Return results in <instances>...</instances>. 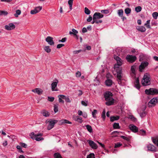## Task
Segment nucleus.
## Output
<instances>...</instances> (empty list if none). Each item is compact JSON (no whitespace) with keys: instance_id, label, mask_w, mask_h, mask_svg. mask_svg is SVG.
Listing matches in <instances>:
<instances>
[{"instance_id":"1","label":"nucleus","mask_w":158,"mask_h":158,"mask_svg":"<svg viewBox=\"0 0 158 158\" xmlns=\"http://www.w3.org/2000/svg\"><path fill=\"white\" fill-rule=\"evenodd\" d=\"M112 94L110 92L107 91L104 93V97L106 101L105 103L107 106H109L113 104L114 100L112 98Z\"/></svg>"},{"instance_id":"2","label":"nucleus","mask_w":158,"mask_h":158,"mask_svg":"<svg viewBox=\"0 0 158 158\" xmlns=\"http://www.w3.org/2000/svg\"><path fill=\"white\" fill-rule=\"evenodd\" d=\"M117 72V77L118 79V83L120 85H122L121 81L123 80V75L122 73V68L114 69Z\"/></svg>"},{"instance_id":"3","label":"nucleus","mask_w":158,"mask_h":158,"mask_svg":"<svg viewBox=\"0 0 158 158\" xmlns=\"http://www.w3.org/2000/svg\"><path fill=\"white\" fill-rule=\"evenodd\" d=\"M150 75L148 73L145 74L142 81V84L144 86L149 85L150 83Z\"/></svg>"},{"instance_id":"4","label":"nucleus","mask_w":158,"mask_h":158,"mask_svg":"<svg viewBox=\"0 0 158 158\" xmlns=\"http://www.w3.org/2000/svg\"><path fill=\"white\" fill-rule=\"evenodd\" d=\"M114 58L117 61V63L114 65V69L121 68L120 66L122 65L123 64V61L122 60L120 57L116 55L114 56Z\"/></svg>"},{"instance_id":"5","label":"nucleus","mask_w":158,"mask_h":158,"mask_svg":"<svg viewBox=\"0 0 158 158\" xmlns=\"http://www.w3.org/2000/svg\"><path fill=\"white\" fill-rule=\"evenodd\" d=\"M30 135L32 139L37 141L42 140L44 139L43 138L41 137V136L42 135V134L41 133L35 134L34 133L32 132Z\"/></svg>"},{"instance_id":"6","label":"nucleus","mask_w":158,"mask_h":158,"mask_svg":"<svg viewBox=\"0 0 158 158\" xmlns=\"http://www.w3.org/2000/svg\"><path fill=\"white\" fill-rule=\"evenodd\" d=\"M145 93L148 95H157L158 94V89L151 88L145 90Z\"/></svg>"},{"instance_id":"7","label":"nucleus","mask_w":158,"mask_h":158,"mask_svg":"<svg viewBox=\"0 0 158 158\" xmlns=\"http://www.w3.org/2000/svg\"><path fill=\"white\" fill-rule=\"evenodd\" d=\"M158 103V98H153L148 103V106L149 107L154 106Z\"/></svg>"},{"instance_id":"8","label":"nucleus","mask_w":158,"mask_h":158,"mask_svg":"<svg viewBox=\"0 0 158 158\" xmlns=\"http://www.w3.org/2000/svg\"><path fill=\"white\" fill-rule=\"evenodd\" d=\"M126 59L128 62L130 63H133L136 60V57L135 56L128 55L127 56Z\"/></svg>"},{"instance_id":"9","label":"nucleus","mask_w":158,"mask_h":158,"mask_svg":"<svg viewBox=\"0 0 158 158\" xmlns=\"http://www.w3.org/2000/svg\"><path fill=\"white\" fill-rule=\"evenodd\" d=\"M49 124L47 127V129L50 130L52 128L55 123H56L58 121L56 120H49L48 121Z\"/></svg>"},{"instance_id":"10","label":"nucleus","mask_w":158,"mask_h":158,"mask_svg":"<svg viewBox=\"0 0 158 158\" xmlns=\"http://www.w3.org/2000/svg\"><path fill=\"white\" fill-rule=\"evenodd\" d=\"M15 27V25L12 23H9L8 25L5 26V29L8 31L13 30Z\"/></svg>"},{"instance_id":"11","label":"nucleus","mask_w":158,"mask_h":158,"mask_svg":"<svg viewBox=\"0 0 158 158\" xmlns=\"http://www.w3.org/2000/svg\"><path fill=\"white\" fill-rule=\"evenodd\" d=\"M148 63L146 61L142 62L139 67V71L142 72L143 70L148 65Z\"/></svg>"},{"instance_id":"12","label":"nucleus","mask_w":158,"mask_h":158,"mask_svg":"<svg viewBox=\"0 0 158 158\" xmlns=\"http://www.w3.org/2000/svg\"><path fill=\"white\" fill-rule=\"evenodd\" d=\"M130 129L133 132L136 133L138 131V128L133 124H130L129 127Z\"/></svg>"},{"instance_id":"13","label":"nucleus","mask_w":158,"mask_h":158,"mask_svg":"<svg viewBox=\"0 0 158 158\" xmlns=\"http://www.w3.org/2000/svg\"><path fill=\"white\" fill-rule=\"evenodd\" d=\"M42 9L41 6H39L36 7L35 9L31 10L30 13L31 14H35L39 12Z\"/></svg>"},{"instance_id":"14","label":"nucleus","mask_w":158,"mask_h":158,"mask_svg":"<svg viewBox=\"0 0 158 158\" xmlns=\"http://www.w3.org/2000/svg\"><path fill=\"white\" fill-rule=\"evenodd\" d=\"M88 142L90 147L94 149H97L98 148V146L93 141L89 140Z\"/></svg>"},{"instance_id":"15","label":"nucleus","mask_w":158,"mask_h":158,"mask_svg":"<svg viewBox=\"0 0 158 158\" xmlns=\"http://www.w3.org/2000/svg\"><path fill=\"white\" fill-rule=\"evenodd\" d=\"M103 15L100 13L95 12L94 14L93 17L96 19H98L103 18Z\"/></svg>"},{"instance_id":"16","label":"nucleus","mask_w":158,"mask_h":158,"mask_svg":"<svg viewBox=\"0 0 158 158\" xmlns=\"http://www.w3.org/2000/svg\"><path fill=\"white\" fill-rule=\"evenodd\" d=\"M147 148L148 150L149 151L153 152H156V147L153 145L151 144H148L147 146Z\"/></svg>"},{"instance_id":"17","label":"nucleus","mask_w":158,"mask_h":158,"mask_svg":"<svg viewBox=\"0 0 158 158\" xmlns=\"http://www.w3.org/2000/svg\"><path fill=\"white\" fill-rule=\"evenodd\" d=\"M45 40L50 45H53L54 44V43L53 40V38L50 36L47 37L46 39Z\"/></svg>"},{"instance_id":"18","label":"nucleus","mask_w":158,"mask_h":158,"mask_svg":"<svg viewBox=\"0 0 158 158\" xmlns=\"http://www.w3.org/2000/svg\"><path fill=\"white\" fill-rule=\"evenodd\" d=\"M58 83V80H56V81H54L53 82L52 84V91H57L58 89H56L55 88L56 87V86Z\"/></svg>"},{"instance_id":"19","label":"nucleus","mask_w":158,"mask_h":158,"mask_svg":"<svg viewBox=\"0 0 158 158\" xmlns=\"http://www.w3.org/2000/svg\"><path fill=\"white\" fill-rule=\"evenodd\" d=\"M32 91L34 93H36L39 95L41 94L43 92L42 90L40 88H35L32 89Z\"/></svg>"},{"instance_id":"20","label":"nucleus","mask_w":158,"mask_h":158,"mask_svg":"<svg viewBox=\"0 0 158 158\" xmlns=\"http://www.w3.org/2000/svg\"><path fill=\"white\" fill-rule=\"evenodd\" d=\"M136 28L138 31L142 32H144L146 31L145 28L143 26H137Z\"/></svg>"},{"instance_id":"21","label":"nucleus","mask_w":158,"mask_h":158,"mask_svg":"<svg viewBox=\"0 0 158 158\" xmlns=\"http://www.w3.org/2000/svg\"><path fill=\"white\" fill-rule=\"evenodd\" d=\"M135 87L138 89H139L140 88L139 81L138 78H136L134 82Z\"/></svg>"},{"instance_id":"22","label":"nucleus","mask_w":158,"mask_h":158,"mask_svg":"<svg viewBox=\"0 0 158 158\" xmlns=\"http://www.w3.org/2000/svg\"><path fill=\"white\" fill-rule=\"evenodd\" d=\"M73 119L74 121H77L80 123H81L83 122L82 118L79 116H74Z\"/></svg>"},{"instance_id":"23","label":"nucleus","mask_w":158,"mask_h":158,"mask_svg":"<svg viewBox=\"0 0 158 158\" xmlns=\"http://www.w3.org/2000/svg\"><path fill=\"white\" fill-rule=\"evenodd\" d=\"M105 84L106 86H110L112 84V81L110 79H107L106 81Z\"/></svg>"},{"instance_id":"24","label":"nucleus","mask_w":158,"mask_h":158,"mask_svg":"<svg viewBox=\"0 0 158 158\" xmlns=\"http://www.w3.org/2000/svg\"><path fill=\"white\" fill-rule=\"evenodd\" d=\"M138 134L139 135L142 136H145L146 135V132L143 129H141L139 131H138Z\"/></svg>"},{"instance_id":"25","label":"nucleus","mask_w":158,"mask_h":158,"mask_svg":"<svg viewBox=\"0 0 158 158\" xmlns=\"http://www.w3.org/2000/svg\"><path fill=\"white\" fill-rule=\"evenodd\" d=\"M62 97V98L63 99H64L66 102L68 103H70L71 102L69 97H66L64 95H60Z\"/></svg>"},{"instance_id":"26","label":"nucleus","mask_w":158,"mask_h":158,"mask_svg":"<svg viewBox=\"0 0 158 158\" xmlns=\"http://www.w3.org/2000/svg\"><path fill=\"white\" fill-rule=\"evenodd\" d=\"M119 117L117 116H111L110 118V120L111 122H113L115 120H117L119 119Z\"/></svg>"},{"instance_id":"27","label":"nucleus","mask_w":158,"mask_h":158,"mask_svg":"<svg viewBox=\"0 0 158 158\" xmlns=\"http://www.w3.org/2000/svg\"><path fill=\"white\" fill-rule=\"evenodd\" d=\"M85 127L87 130L90 133L92 132L93 131V129L91 126L89 125H87L85 126Z\"/></svg>"},{"instance_id":"28","label":"nucleus","mask_w":158,"mask_h":158,"mask_svg":"<svg viewBox=\"0 0 158 158\" xmlns=\"http://www.w3.org/2000/svg\"><path fill=\"white\" fill-rule=\"evenodd\" d=\"M117 13L119 17H122L123 14V11L122 9H119L118 10Z\"/></svg>"},{"instance_id":"29","label":"nucleus","mask_w":158,"mask_h":158,"mask_svg":"<svg viewBox=\"0 0 158 158\" xmlns=\"http://www.w3.org/2000/svg\"><path fill=\"white\" fill-rule=\"evenodd\" d=\"M152 139L153 143L158 147V136Z\"/></svg>"},{"instance_id":"30","label":"nucleus","mask_w":158,"mask_h":158,"mask_svg":"<svg viewBox=\"0 0 158 158\" xmlns=\"http://www.w3.org/2000/svg\"><path fill=\"white\" fill-rule=\"evenodd\" d=\"M42 114L44 116L47 117L49 116V114L48 111L44 110L42 112Z\"/></svg>"},{"instance_id":"31","label":"nucleus","mask_w":158,"mask_h":158,"mask_svg":"<svg viewBox=\"0 0 158 158\" xmlns=\"http://www.w3.org/2000/svg\"><path fill=\"white\" fill-rule=\"evenodd\" d=\"M54 156L55 158H62L60 154L58 152L55 153L54 154Z\"/></svg>"},{"instance_id":"32","label":"nucleus","mask_w":158,"mask_h":158,"mask_svg":"<svg viewBox=\"0 0 158 158\" xmlns=\"http://www.w3.org/2000/svg\"><path fill=\"white\" fill-rule=\"evenodd\" d=\"M61 123L62 124H64V123H68V124H71L72 122H70L66 119H62L60 121Z\"/></svg>"},{"instance_id":"33","label":"nucleus","mask_w":158,"mask_h":158,"mask_svg":"<svg viewBox=\"0 0 158 158\" xmlns=\"http://www.w3.org/2000/svg\"><path fill=\"white\" fill-rule=\"evenodd\" d=\"M73 0H69L68 2V4L69 5V9L71 10L72 9V6L73 4Z\"/></svg>"},{"instance_id":"34","label":"nucleus","mask_w":158,"mask_h":158,"mask_svg":"<svg viewBox=\"0 0 158 158\" xmlns=\"http://www.w3.org/2000/svg\"><path fill=\"white\" fill-rule=\"evenodd\" d=\"M72 31H70V34H73L74 35H75L77 34L78 32L77 31L73 28L72 29Z\"/></svg>"},{"instance_id":"35","label":"nucleus","mask_w":158,"mask_h":158,"mask_svg":"<svg viewBox=\"0 0 158 158\" xmlns=\"http://www.w3.org/2000/svg\"><path fill=\"white\" fill-rule=\"evenodd\" d=\"M124 11L126 14L128 15L131 13V10L129 8H127L125 9Z\"/></svg>"},{"instance_id":"36","label":"nucleus","mask_w":158,"mask_h":158,"mask_svg":"<svg viewBox=\"0 0 158 158\" xmlns=\"http://www.w3.org/2000/svg\"><path fill=\"white\" fill-rule=\"evenodd\" d=\"M21 13V11L20 10H18L16 11V13L14 14V16L15 17H18V15Z\"/></svg>"},{"instance_id":"37","label":"nucleus","mask_w":158,"mask_h":158,"mask_svg":"<svg viewBox=\"0 0 158 158\" xmlns=\"http://www.w3.org/2000/svg\"><path fill=\"white\" fill-rule=\"evenodd\" d=\"M113 128L114 129H119L120 127L118 123H114L113 124Z\"/></svg>"},{"instance_id":"38","label":"nucleus","mask_w":158,"mask_h":158,"mask_svg":"<svg viewBox=\"0 0 158 158\" xmlns=\"http://www.w3.org/2000/svg\"><path fill=\"white\" fill-rule=\"evenodd\" d=\"M129 118L132 121L134 122H135L137 121V119L133 115H130L129 116Z\"/></svg>"},{"instance_id":"39","label":"nucleus","mask_w":158,"mask_h":158,"mask_svg":"<svg viewBox=\"0 0 158 158\" xmlns=\"http://www.w3.org/2000/svg\"><path fill=\"white\" fill-rule=\"evenodd\" d=\"M44 50L45 51L47 52V53H49L51 52V49L49 48V46H46L44 48Z\"/></svg>"},{"instance_id":"40","label":"nucleus","mask_w":158,"mask_h":158,"mask_svg":"<svg viewBox=\"0 0 158 158\" xmlns=\"http://www.w3.org/2000/svg\"><path fill=\"white\" fill-rule=\"evenodd\" d=\"M135 9L136 12H139L141 10L142 8L140 6H138L135 7Z\"/></svg>"},{"instance_id":"41","label":"nucleus","mask_w":158,"mask_h":158,"mask_svg":"<svg viewBox=\"0 0 158 158\" xmlns=\"http://www.w3.org/2000/svg\"><path fill=\"white\" fill-rule=\"evenodd\" d=\"M8 14V13L5 11H0V16L2 15H6Z\"/></svg>"},{"instance_id":"42","label":"nucleus","mask_w":158,"mask_h":158,"mask_svg":"<svg viewBox=\"0 0 158 158\" xmlns=\"http://www.w3.org/2000/svg\"><path fill=\"white\" fill-rule=\"evenodd\" d=\"M97 113V110H94L92 112V115L93 117L94 118H96V114Z\"/></svg>"},{"instance_id":"43","label":"nucleus","mask_w":158,"mask_h":158,"mask_svg":"<svg viewBox=\"0 0 158 158\" xmlns=\"http://www.w3.org/2000/svg\"><path fill=\"white\" fill-rule=\"evenodd\" d=\"M152 15L155 19H156L157 17H158V13L157 12H154L152 13Z\"/></svg>"},{"instance_id":"44","label":"nucleus","mask_w":158,"mask_h":158,"mask_svg":"<svg viewBox=\"0 0 158 158\" xmlns=\"http://www.w3.org/2000/svg\"><path fill=\"white\" fill-rule=\"evenodd\" d=\"M60 95H60L58 96V97L59 98V101L60 103H64V101L62 99V97L61 96H60Z\"/></svg>"},{"instance_id":"45","label":"nucleus","mask_w":158,"mask_h":158,"mask_svg":"<svg viewBox=\"0 0 158 158\" xmlns=\"http://www.w3.org/2000/svg\"><path fill=\"white\" fill-rule=\"evenodd\" d=\"M85 14L88 15L90 14V11L87 8L85 7Z\"/></svg>"},{"instance_id":"46","label":"nucleus","mask_w":158,"mask_h":158,"mask_svg":"<svg viewBox=\"0 0 158 158\" xmlns=\"http://www.w3.org/2000/svg\"><path fill=\"white\" fill-rule=\"evenodd\" d=\"M102 117L103 118L104 120L106 118V111L105 109H104L102 114Z\"/></svg>"},{"instance_id":"47","label":"nucleus","mask_w":158,"mask_h":158,"mask_svg":"<svg viewBox=\"0 0 158 158\" xmlns=\"http://www.w3.org/2000/svg\"><path fill=\"white\" fill-rule=\"evenodd\" d=\"M94 154L93 153H90L87 156V158H94Z\"/></svg>"},{"instance_id":"48","label":"nucleus","mask_w":158,"mask_h":158,"mask_svg":"<svg viewBox=\"0 0 158 158\" xmlns=\"http://www.w3.org/2000/svg\"><path fill=\"white\" fill-rule=\"evenodd\" d=\"M54 110L56 113L58 111V105H55L54 106Z\"/></svg>"},{"instance_id":"49","label":"nucleus","mask_w":158,"mask_h":158,"mask_svg":"<svg viewBox=\"0 0 158 158\" xmlns=\"http://www.w3.org/2000/svg\"><path fill=\"white\" fill-rule=\"evenodd\" d=\"M135 65H133L131 66V71L132 73H135Z\"/></svg>"},{"instance_id":"50","label":"nucleus","mask_w":158,"mask_h":158,"mask_svg":"<svg viewBox=\"0 0 158 158\" xmlns=\"http://www.w3.org/2000/svg\"><path fill=\"white\" fill-rule=\"evenodd\" d=\"M101 12L102 13L105 14H107L109 13V11L108 10H102L101 11Z\"/></svg>"},{"instance_id":"51","label":"nucleus","mask_w":158,"mask_h":158,"mask_svg":"<svg viewBox=\"0 0 158 158\" xmlns=\"http://www.w3.org/2000/svg\"><path fill=\"white\" fill-rule=\"evenodd\" d=\"M122 145V144L120 142H118L115 144L114 147L115 148H118L121 146Z\"/></svg>"},{"instance_id":"52","label":"nucleus","mask_w":158,"mask_h":158,"mask_svg":"<svg viewBox=\"0 0 158 158\" xmlns=\"http://www.w3.org/2000/svg\"><path fill=\"white\" fill-rule=\"evenodd\" d=\"M20 146H21L22 147L24 148H27V145L24 143H20Z\"/></svg>"},{"instance_id":"53","label":"nucleus","mask_w":158,"mask_h":158,"mask_svg":"<svg viewBox=\"0 0 158 158\" xmlns=\"http://www.w3.org/2000/svg\"><path fill=\"white\" fill-rule=\"evenodd\" d=\"M87 101H82L81 102V103L82 105L83 106H87Z\"/></svg>"},{"instance_id":"54","label":"nucleus","mask_w":158,"mask_h":158,"mask_svg":"<svg viewBox=\"0 0 158 158\" xmlns=\"http://www.w3.org/2000/svg\"><path fill=\"white\" fill-rule=\"evenodd\" d=\"M54 100V98L52 97H48V100L50 102H53Z\"/></svg>"},{"instance_id":"55","label":"nucleus","mask_w":158,"mask_h":158,"mask_svg":"<svg viewBox=\"0 0 158 158\" xmlns=\"http://www.w3.org/2000/svg\"><path fill=\"white\" fill-rule=\"evenodd\" d=\"M82 51V50L80 49L78 50L74 51L73 52L74 54H77Z\"/></svg>"},{"instance_id":"56","label":"nucleus","mask_w":158,"mask_h":158,"mask_svg":"<svg viewBox=\"0 0 158 158\" xmlns=\"http://www.w3.org/2000/svg\"><path fill=\"white\" fill-rule=\"evenodd\" d=\"M64 46V44H59L57 45V48H60Z\"/></svg>"},{"instance_id":"57","label":"nucleus","mask_w":158,"mask_h":158,"mask_svg":"<svg viewBox=\"0 0 158 158\" xmlns=\"http://www.w3.org/2000/svg\"><path fill=\"white\" fill-rule=\"evenodd\" d=\"M121 137L122 139H124L128 141H129V139L127 137H126L124 136H121Z\"/></svg>"},{"instance_id":"58","label":"nucleus","mask_w":158,"mask_h":158,"mask_svg":"<svg viewBox=\"0 0 158 158\" xmlns=\"http://www.w3.org/2000/svg\"><path fill=\"white\" fill-rule=\"evenodd\" d=\"M81 74V73L80 72L77 71L76 73V76L77 77H80Z\"/></svg>"},{"instance_id":"59","label":"nucleus","mask_w":158,"mask_h":158,"mask_svg":"<svg viewBox=\"0 0 158 158\" xmlns=\"http://www.w3.org/2000/svg\"><path fill=\"white\" fill-rule=\"evenodd\" d=\"M66 40V38H62L61 40H59V42H65Z\"/></svg>"},{"instance_id":"60","label":"nucleus","mask_w":158,"mask_h":158,"mask_svg":"<svg viewBox=\"0 0 158 158\" xmlns=\"http://www.w3.org/2000/svg\"><path fill=\"white\" fill-rule=\"evenodd\" d=\"M92 19V18L91 16H89V18L87 19V22H90Z\"/></svg>"},{"instance_id":"61","label":"nucleus","mask_w":158,"mask_h":158,"mask_svg":"<svg viewBox=\"0 0 158 158\" xmlns=\"http://www.w3.org/2000/svg\"><path fill=\"white\" fill-rule=\"evenodd\" d=\"M82 31L83 33L86 32L87 31V29L85 27H84L82 28Z\"/></svg>"},{"instance_id":"62","label":"nucleus","mask_w":158,"mask_h":158,"mask_svg":"<svg viewBox=\"0 0 158 158\" xmlns=\"http://www.w3.org/2000/svg\"><path fill=\"white\" fill-rule=\"evenodd\" d=\"M102 22V20H98V19H96V24L100 23H101Z\"/></svg>"},{"instance_id":"63","label":"nucleus","mask_w":158,"mask_h":158,"mask_svg":"<svg viewBox=\"0 0 158 158\" xmlns=\"http://www.w3.org/2000/svg\"><path fill=\"white\" fill-rule=\"evenodd\" d=\"M78 114L80 115L81 116L82 115L83 113L82 111L81 110H79L78 111Z\"/></svg>"},{"instance_id":"64","label":"nucleus","mask_w":158,"mask_h":158,"mask_svg":"<svg viewBox=\"0 0 158 158\" xmlns=\"http://www.w3.org/2000/svg\"><path fill=\"white\" fill-rule=\"evenodd\" d=\"M144 25L146 26V27L148 28H151V27L150 26V24L145 23Z\"/></svg>"}]
</instances>
